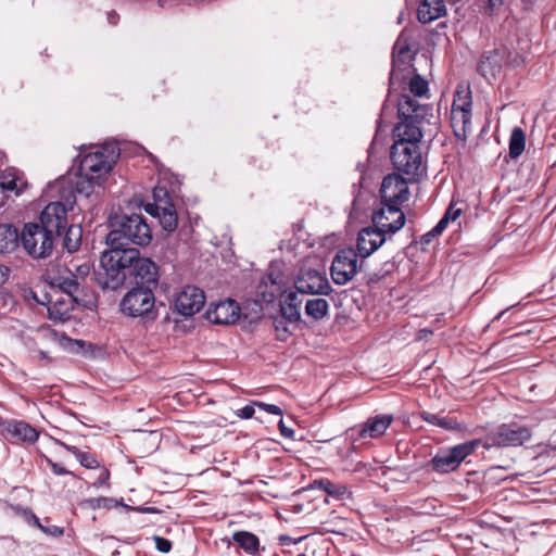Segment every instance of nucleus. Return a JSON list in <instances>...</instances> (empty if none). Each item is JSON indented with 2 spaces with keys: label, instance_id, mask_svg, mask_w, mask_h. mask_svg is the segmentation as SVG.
<instances>
[{
  "label": "nucleus",
  "instance_id": "obj_1",
  "mask_svg": "<svg viewBox=\"0 0 556 556\" xmlns=\"http://www.w3.org/2000/svg\"><path fill=\"white\" fill-rule=\"evenodd\" d=\"M399 122L393 128L394 142L419 143L425 123L431 124L435 118L433 109L427 103H419L408 94L397 99Z\"/></svg>",
  "mask_w": 556,
  "mask_h": 556
},
{
  "label": "nucleus",
  "instance_id": "obj_2",
  "mask_svg": "<svg viewBox=\"0 0 556 556\" xmlns=\"http://www.w3.org/2000/svg\"><path fill=\"white\" fill-rule=\"evenodd\" d=\"M113 229L106 236L110 248H122L127 243L146 247L152 240V229L141 214L122 215L112 223Z\"/></svg>",
  "mask_w": 556,
  "mask_h": 556
},
{
  "label": "nucleus",
  "instance_id": "obj_3",
  "mask_svg": "<svg viewBox=\"0 0 556 556\" xmlns=\"http://www.w3.org/2000/svg\"><path fill=\"white\" fill-rule=\"evenodd\" d=\"M117 156L114 147H103L86 154L80 161V178L76 182V190L89 195L93 186L110 173Z\"/></svg>",
  "mask_w": 556,
  "mask_h": 556
},
{
  "label": "nucleus",
  "instance_id": "obj_4",
  "mask_svg": "<svg viewBox=\"0 0 556 556\" xmlns=\"http://www.w3.org/2000/svg\"><path fill=\"white\" fill-rule=\"evenodd\" d=\"M134 252H126V249L111 248L101 255L102 271L98 274L99 283L104 289L115 290L124 285L128 278V266L132 260Z\"/></svg>",
  "mask_w": 556,
  "mask_h": 556
},
{
  "label": "nucleus",
  "instance_id": "obj_5",
  "mask_svg": "<svg viewBox=\"0 0 556 556\" xmlns=\"http://www.w3.org/2000/svg\"><path fill=\"white\" fill-rule=\"evenodd\" d=\"M56 235L37 223L24 225L21 233V242L24 250L34 258L50 256L54 247Z\"/></svg>",
  "mask_w": 556,
  "mask_h": 556
},
{
  "label": "nucleus",
  "instance_id": "obj_6",
  "mask_svg": "<svg viewBox=\"0 0 556 556\" xmlns=\"http://www.w3.org/2000/svg\"><path fill=\"white\" fill-rule=\"evenodd\" d=\"M391 160L394 167L399 172L407 175L410 179L420 176L424 172L419 143L393 142Z\"/></svg>",
  "mask_w": 556,
  "mask_h": 556
},
{
  "label": "nucleus",
  "instance_id": "obj_7",
  "mask_svg": "<svg viewBox=\"0 0 556 556\" xmlns=\"http://www.w3.org/2000/svg\"><path fill=\"white\" fill-rule=\"evenodd\" d=\"M155 298L149 288H134L121 301V311L129 317L154 319Z\"/></svg>",
  "mask_w": 556,
  "mask_h": 556
},
{
  "label": "nucleus",
  "instance_id": "obj_8",
  "mask_svg": "<svg viewBox=\"0 0 556 556\" xmlns=\"http://www.w3.org/2000/svg\"><path fill=\"white\" fill-rule=\"evenodd\" d=\"M479 444V440H472L447 450H442L431 459L430 465L437 472L447 473L454 471Z\"/></svg>",
  "mask_w": 556,
  "mask_h": 556
},
{
  "label": "nucleus",
  "instance_id": "obj_9",
  "mask_svg": "<svg viewBox=\"0 0 556 556\" xmlns=\"http://www.w3.org/2000/svg\"><path fill=\"white\" fill-rule=\"evenodd\" d=\"M363 262L358 263V253L353 248L341 249L333 257L330 275L336 285L343 286L351 281Z\"/></svg>",
  "mask_w": 556,
  "mask_h": 556
},
{
  "label": "nucleus",
  "instance_id": "obj_10",
  "mask_svg": "<svg viewBox=\"0 0 556 556\" xmlns=\"http://www.w3.org/2000/svg\"><path fill=\"white\" fill-rule=\"evenodd\" d=\"M531 431L525 426L503 425L485 439L484 447L519 446L530 440Z\"/></svg>",
  "mask_w": 556,
  "mask_h": 556
},
{
  "label": "nucleus",
  "instance_id": "obj_11",
  "mask_svg": "<svg viewBox=\"0 0 556 556\" xmlns=\"http://www.w3.org/2000/svg\"><path fill=\"white\" fill-rule=\"evenodd\" d=\"M372 223L377 230L387 233H394L405 224V215L400 206L381 203V207L374 213Z\"/></svg>",
  "mask_w": 556,
  "mask_h": 556
},
{
  "label": "nucleus",
  "instance_id": "obj_12",
  "mask_svg": "<svg viewBox=\"0 0 556 556\" xmlns=\"http://www.w3.org/2000/svg\"><path fill=\"white\" fill-rule=\"evenodd\" d=\"M204 303V292L194 286L184 287L175 294L173 301L175 311L185 317L197 314Z\"/></svg>",
  "mask_w": 556,
  "mask_h": 556
},
{
  "label": "nucleus",
  "instance_id": "obj_13",
  "mask_svg": "<svg viewBox=\"0 0 556 556\" xmlns=\"http://www.w3.org/2000/svg\"><path fill=\"white\" fill-rule=\"evenodd\" d=\"M294 287L302 294H327L330 290L327 277L313 268H302L294 280Z\"/></svg>",
  "mask_w": 556,
  "mask_h": 556
},
{
  "label": "nucleus",
  "instance_id": "obj_14",
  "mask_svg": "<svg viewBox=\"0 0 556 556\" xmlns=\"http://www.w3.org/2000/svg\"><path fill=\"white\" fill-rule=\"evenodd\" d=\"M126 252H134V257L128 266V278L136 282L155 283L157 281V266L148 257H141L137 249H126Z\"/></svg>",
  "mask_w": 556,
  "mask_h": 556
},
{
  "label": "nucleus",
  "instance_id": "obj_15",
  "mask_svg": "<svg viewBox=\"0 0 556 556\" xmlns=\"http://www.w3.org/2000/svg\"><path fill=\"white\" fill-rule=\"evenodd\" d=\"M380 194L381 203L400 206L408 200L407 181L399 175H388L381 184Z\"/></svg>",
  "mask_w": 556,
  "mask_h": 556
},
{
  "label": "nucleus",
  "instance_id": "obj_16",
  "mask_svg": "<svg viewBox=\"0 0 556 556\" xmlns=\"http://www.w3.org/2000/svg\"><path fill=\"white\" fill-rule=\"evenodd\" d=\"M393 421L392 415H377L368 418L362 426L350 428L346 434L353 438L357 431V438L362 440H372L382 437ZM355 441V439H352Z\"/></svg>",
  "mask_w": 556,
  "mask_h": 556
},
{
  "label": "nucleus",
  "instance_id": "obj_17",
  "mask_svg": "<svg viewBox=\"0 0 556 556\" xmlns=\"http://www.w3.org/2000/svg\"><path fill=\"white\" fill-rule=\"evenodd\" d=\"M40 224L59 236L67 226V206L60 201L49 203L40 214Z\"/></svg>",
  "mask_w": 556,
  "mask_h": 556
},
{
  "label": "nucleus",
  "instance_id": "obj_18",
  "mask_svg": "<svg viewBox=\"0 0 556 556\" xmlns=\"http://www.w3.org/2000/svg\"><path fill=\"white\" fill-rule=\"evenodd\" d=\"M240 316V308L232 300L219 302L208 307L206 318L208 321L218 325L235 324Z\"/></svg>",
  "mask_w": 556,
  "mask_h": 556
},
{
  "label": "nucleus",
  "instance_id": "obj_19",
  "mask_svg": "<svg viewBox=\"0 0 556 556\" xmlns=\"http://www.w3.org/2000/svg\"><path fill=\"white\" fill-rule=\"evenodd\" d=\"M47 298V302L39 301L37 302L47 305V311L49 318L55 321H63L70 318L71 311L73 308L72 299L61 294L55 291L53 295H45Z\"/></svg>",
  "mask_w": 556,
  "mask_h": 556
},
{
  "label": "nucleus",
  "instance_id": "obj_20",
  "mask_svg": "<svg viewBox=\"0 0 556 556\" xmlns=\"http://www.w3.org/2000/svg\"><path fill=\"white\" fill-rule=\"evenodd\" d=\"M386 241V236L375 227H367L357 236V252L361 257L366 258L378 250Z\"/></svg>",
  "mask_w": 556,
  "mask_h": 556
},
{
  "label": "nucleus",
  "instance_id": "obj_21",
  "mask_svg": "<svg viewBox=\"0 0 556 556\" xmlns=\"http://www.w3.org/2000/svg\"><path fill=\"white\" fill-rule=\"evenodd\" d=\"M446 13L443 0H422L417 10V17L420 23L428 24Z\"/></svg>",
  "mask_w": 556,
  "mask_h": 556
},
{
  "label": "nucleus",
  "instance_id": "obj_22",
  "mask_svg": "<svg viewBox=\"0 0 556 556\" xmlns=\"http://www.w3.org/2000/svg\"><path fill=\"white\" fill-rule=\"evenodd\" d=\"M7 432L14 442L34 443L38 439V431L23 421L8 424Z\"/></svg>",
  "mask_w": 556,
  "mask_h": 556
},
{
  "label": "nucleus",
  "instance_id": "obj_23",
  "mask_svg": "<svg viewBox=\"0 0 556 556\" xmlns=\"http://www.w3.org/2000/svg\"><path fill=\"white\" fill-rule=\"evenodd\" d=\"M471 116L470 112L451 111V125L458 139L466 140L471 131Z\"/></svg>",
  "mask_w": 556,
  "mask_h": 556
},
{
  "label": "nucleus",
  "instance_id": "obj_24",
  "mask_svg": "<svg viewBox=\"0 0 556 556\" xmlns=\"http://www.w3.org/2000/svg\"><path fill=\"white\" fill-rule=\"evenodd\" d=\"M21 236L17 229L10 224L0 225V252L7 253L13 251L18 245Z\"/></svg>",
  "mask_w": 556,
  "mask_h": 556
},
{
  "label": "nucleus",
  "instance_id": "obj_25",
  "mask_svg": "<svg viewBox=\"0 0 556 556\" xmlns=\"http://www.w3.org/2000/svg\"><path fill=\"white\" fill-rule=\"evenodd\" d=\"M472 110V97L468 84L462 83L457 85L452 110L460 112H470Z\"/></svg>",
  "mask_w": 556,
  "mask_h": 556
},
{
  "label": "nucleus",
  "instance_id": "obj_26",
  "mask_svg": "<svg viewBox=\"0 0 556 556\" xmlns=\"http://www.w3.org/2000/svg\"><path fill=\"white\" fill-rule=\"evenodd\" d=\"M232 540L248 554L256 555L258 553V538L248 531H237L232 534Z\"/></svg>",
  "mask_w": 556,
  "mask_h": 556
},
{
  "label": "nucleus",
  "instance_id": "obj_27",
  "mask_svg": "<svg viewBox=\"0 0 556 556\" xmlns=\"http://www.w3.org/2000/svg\"><path fill=\"white\" fill-rule=\"evenodd\" d=\"M407 90L408 92H403L402 94H408L413 99H416L419 103H421V100L429 98L428 81L425 78H422L419 74H415L409 79Z\"/></svg>",
  "mask_w": 556,
  "mask_h": 556
},
{
  "label": "nucleus",
  "instance_id": "obj_28",
  "mask_svg": "<svg viewBox=\"0 0 556 556\" xmlns=\"http://www.w3.org/2000/svg\"><path fill=\"white\" fill-rule=\"evenodd\" d=\"M25 186L14 170H8L0 176V189L4 194L13 192L18 195Z\"/></svg>",
  "mask_w": 556,
  "mask_h": 556
},
{
  "label": "nucleus",
  "instance_id": "obj_29",
  "mask_svg": "<svg viewBox=\"0 0 556 556\" xmlns=\"http://www.w3.org/2000/svg\"><path fill=\"white\" fill-rule=\"evenodd\" d=\"M526 146V135L520 127H515L509 138V156L517 159L521 155Z\"/></svg>",
  "mask_w": 556,
  "mask_h": 556
},
{
  "label": "nucleus",
  "instance_id": "obj_30",
  "mask_svg": "<svg viewBox=\"0 0 556 556\" xmlns=\"http://www.w3.org/2000/svg\"><path fill=\"white\" fill-rule=\"evenodd\" d=\"M329 304L327 300L317 298L308 300L305 304V312L315 320L324 318L328 313Z\"/></svg>",
  "mask_w": 556,
  "mask_h": 556
},
{
  "label": "nucleus",
  "instance_id": "obj_31",
  "mask_svg": "<svg viewBox=\"0 0 556 556\" xmlns=\"http://www.w3.org/2000/svg\"><path fill=\"white\" fill-rule=\"evenodd\" d=\"M153 203H147L144 210L150 215H159V210L164 205L169 204L168 193L165 188H155L153 190Z\"/></svg>",
  "mask_w": 556,
  "mask_h": 556
},
{
  "label": "nucleus",
  "instance_id": "obj_32",
  "mask_svg": "<svg viewBox=\"0 0 556 556\" xmlns=\"http://www.w3.org/2000/svg\"><path fill=\"white\" fill-rule=\"evenodd\" d=\"M152 216L157 217L162 227L167 231L174 230L177 226V215L170 203L161 207V210H159V215Z\"/></svg>",
  "mask_w": 556,
  "mask_h": 556
},
{
  "label": "nucleus",
  "instance_id": "obj_33",
  "mask_svg": "<svg viewBox=\"0 0 556 556\" xmlns=\"http://www.w3.org/2000/svg\"><path fill=\"white\" fill-rule=\"evenodd\" d=\"M421 417L425 421L447 430L460 429L458 422L451 417H443L428 412L422 413Z\"/></svg>",
  "mask_w": 556,
  "mask_h": 556
},
{
  "label": "nucleus",
  "instance_id": "obj_34",
  "mask_svg": "<svg viewBox=\"0 0 556 556\" xmlns=\"http://www.w3.org/2000/svg\"><path fill=\"white\" fill-rule=\"evenodd\" d=\"M317 486L325 491L328 495L336 497V498H344V496L348 494V489L343 484H337L331 482L328 479H321L315 482Z\"/></svg>",
  "mask_w": 556,
  "mask_h": 556
},
{
  "label": "nucleus",
  "instance_id": "obj_35",
  "mask_svg": "<svg viewBox=\"0 0 556 556\" xmlns=\"http://www.w3.org/2000/svg\"><path fill=\"white\" fill-rule=\"evenodd\" d=\"M81 242V228L79 226L71 225L64 237V247L68 252H75L80 247Z\"/></svg>",
  "mask_w": 556,
  "mask_h": 556
},
{
  "label": "nucleus",
  "instance_id": "obj_36",
  "mask_svg": "<svg viewBox=\"0 0 556 556\" xmlns=\"http://www.w3.org/2000/svg\"><path fill=\"white\" fill-rule=\"evenodd\" d=\"M61 445L66 450L68 451L70 453H72L73 455H75V457L77 458V460L80 463L81 466H84L85 468H88V469H92V468H97L99 466L97 459L93 457V455L89 454V453H85V452H81L79 451L76 446L74 445H68V444H65V443H61Z\"/></svg>",
  "mask_w": 556,
  "mask_h": 556
},
{
  "label": "nucleus",
  "instance_id": "obj_37",
  "mask_svg": "<svg viewBox=\"0 0 556 556\" xmlns=\"http://www.w3.org/2000/svg\"><path fill=\"white\" fill-rule=\"evenodd\" d=\"M281 312L290 320H298L300 318V307L296 304L281 303Z\"/></svg>",
  "mask_w": 556,
  "mask_h": 556
},
{
  "label": "nucleus",
  "instance_id": "obj_38",
  "mask_svg": "<svg viewBox=\"0 0 556 556\" xmlns=\"http://www.w3.org/2000/svg\"><path fill=\"white\" fill-rule=\"evenodd\" d=\"M73 269L70 271L72 273L73 277L78 279H84L87 277L91 270V265L88 262H84L79 265L73 264Z\"/></svg>",
  "mask_w": 556,
  "mask_h": 556
},
{
  "label": "nucleus",
  "instance_id": "obj_39",
  "mask_svg": "<svg viewBox=\"0 0 556 556\" xmlns=\"http://www.w3.org/2000/svg\"><path fill=\"white\" fill-rule=\"evenodd\" d=\"M78 287L79 281L74 277L64 279L62 283V288L66 292L65 296H68L70 299H72L73 294L78 290Z\"/></svg>",
  "mask_w": 556,
  "mask_h": 556
},
{
  "label": "nucleus",
  "instance_id": "obj_40",
  "mask_svg": "<svg viewBox=\"0 0 556 556\" xmlns=\"http://www.w3.org/2000/svg\"><path fill=\"white\" fill-rule=\"evenodd\" d=\"M448 223L450 220L447 219V217L443 215V217L439 220L437 226L431 231H429L425 237L428 238L441 235L445 230Z\"/></svg>",
  "mask_w": 556,
  "mask_h": 556
},
{
  "label": "nucleus",
  "instance_id": "obj_41",
  "mask_svg": "<svg viewBox=\"0 0 556 556\" xmlns=\"http://www.w3.org/2000/svg\"><path fill=\"white\" fill-rule=\"evenodd\" d=\"M394 51L396 52V60H405L409 58V49L404 46L399 39L394 46Z\"/></svg>",
  "mask_w": 556,
  "mask_h": 556
},
{
  "label": "nucleus",
  "instance_id": "obj_42",
  "mask_svg": "<svg viewBox=\"0 0 556 556\" xmlns=\"http://www.w3.org/2000/svg\"><path fill=\"white\" fill-rule=\"evenodd\" d=\"M22 515H23V517H24L28 522H33V523H34V526H36L37 528H39L41 531H46V527H43V526L40 523L39 519L36 517V515H35L31 510H29V509H27V508H24V509H22Z\"/></svg>",
  "mask_w": 556,
  "mask_h": 556
},
{
  "label": "nucleus",
  "instance_id": "obj_43",
  "mask_svg": "<svg viewBox=\"0 0 556 556\" xmlns=\"http://www.w3.org/2000/svg\"><path fill=\"white\" fill-rule=\"evenodd\" d=\"M254 405L258 406L263 410L273 414V415H282V410L279 406L275 404H267L264 402H254Z\"/></svg>",
  "mask_w": 556,
  "mask_h": 556
},
{
  "label": "nucleus",
  "instance_id": "obj_44",
  "mask_svg": "<svg viewBox=\"0 0 556 556\" xmlns=\"http://www.w3.org/2000/svg\"><path fill=\"white\" fill-rule=\"evenodd\" d=\"M155 546L162 553H168L172 548V543L169 540L161 536H155Z\"/></svg>",
  "mask_w": 556,
  "mask_h": 556
},
{
  "label": "nucleus",
  "instance_id": "obj_45",
  "mask_svg": "<svg viewBox=\"0 0 556 556\" xmlns=\"http://www.w3.org/2000/svg\"><path fill=\"white\" fill-rule=\"evenodd\" d=\"M462 208L456 207L454 204H451L447 211L445 212L444 216L447 217L450 222H454L462 215Z\"/></svg>",
  "mask_w": 556,
  "mask_h": 556
},
{
  "label": "nucleus",
  "instance_id": "obj_46",
  "mask_svg": "<svg viewBox=\"0 0 556 556\" xmlns=\"http://www.w3.org/2000/svg\"><path fill=\"white\" fill-rule=\"evenodd\" d=\"M254 406L253 405H245L238 412V417L242 419H250L254 415Z\"/></svg>",
  "mask_w": 556,
  "mask_h": 556
},
{
  "label": "nucleus",
  "instance_id": "obj_47",
  "mask_svg": "<svg viewBox=\"0 0 556 556\" xmlns=\"http://www.w3.org/2000/svg\"><path fill=\"white\" fill-rule=\"evenodd\" d=\"M46 462L51 467L52 471L58 476L68 475L70 471H67L64 467L61 465L53 463L51 459L46 457Z\"/></svg>",
  "mask_w": 556,
  "mask_h": 556
},
{
  "label": "nucleus",
  "instance_id": "obj_48",
  "mask_svg": "<svg viewBox=\"0 0 556 556\" xmlns=\"http://www.w3.org/2000/svg\"><path fill=\"white\" fill-rule=\"evenodd\" d=\"M278 426H279L281 435H283L285 438H288V439L293 438V435H294L293 429L287 427L282 419L279 421Z\"/></svg>",
  "mask_w": 556,
  "mask_h": 556
},
{
  "label": "nucleus",
  "instance_id": "obj_49",
  "mask_svg": "<svg viewBox=\"0 0 556 556\" xmlns=\"http://www.w3.org/2000/svg\"><path fill=\"white\" fill-rule=\"evenodd\" d=\"M298 291L296 292H290L287 298L285 299L283 302L288 303V304H296L298 307H301V304H302V300L299 299L298 296Z\"/></svg>",
  "mask_w": 556,
  "mask_h": 556
},
{
  "label": "nucleus",
  "instance_id": "obj_50",
  "mask_svg": "<svg viewBox=\"0 0 556 556\" xmlns=\"http://www.w3.org/2000/svg\"><path fill=\"white\" fill-rule=\"evenodd\" d=\"M67 184H68V180L66 178H61V179L55 180L53 184H51L49 186V189L51 191L60 190V189L64 188L65 185H67Z\"/></svg>",
  "mask_w": 556,
  "mask_h": 556
},
{
  "label": "nucleus",
  "instance_id": "obj_51",
  "mask_svg": "<svg viewBox=\"0 0 556 556\" xmlns=\"http://www.w3.org/2000/svg\"><path fill=\"white\" fill-rule=\"evenodd\" d=\"M490 63V58H485L484 60H482L479 64V70L480 72L482 73V75L484 76H488L489 74H494L493 71H489L486 68V65Z\"/></svg>",
  "mask_w": 556,
  "mask_h": 556
},
{
  "label": "nucleus",
  "instance_id": "obj_52",
  "mask_svg": "<svg viewBox=\"0 0 556 556\" xmlns=\"http://www.w3.org/2000/svg\"><path fill=\"white\" fill-rule=\"evenodd\" d=\"M8 276L9 268L3 265H0V285H2L8 279Z\"/></svg>",
  "mask_w": 556,
  "mask_h": 556
},
{
  "label": "nucleus",
  "instance_id": "obj_53",
  "mask_svg": "<svg viewBox=\"0 0 556 556\" xmlns=\"http://www.w3.org/2000/svg\"><path fill=\"white\" fill-rule=\"evenodd\" d=\"M43 532L51 535H61L63 533V530L56 526H53L52 528H46V531Z\"/></svg>",
  "mask_w": 556,
  "mask_h": 556
},
{
  "label": "nucleus",
  "instance_id": "obj_54",
  "mask_svg": "<svg viewBox=\"0 0 556 556\" xmlns=\"http://www.w3.org/2000/svg\"><path fill=\"white\" fill-rule=\"evenodd\" d=\"M37 357L41 361H47V362H50V357L48 356V354L45 352V351H41V350H38L37 351Z\"/></svg>",
  "mask_w": 556,
  "mask_h": 556
},
{
  "label": "nucleus",
  "instance_id": "obj_55",
  "mask_svg": "<svg viewBox=\"0 0 556 556\" xmlns=\"http://www.w3.org/2000/svg\"><path fill=\"white\" fill-rule=\"evenodd\" d=\"M271 287L274 288V290L270 291L269 299H266V295H264V298L267 301H270V299L274 296V293L279 290V287L277 286V282L275 280H271Z\"/></svg>",
  "mask_w": 556,
  "mask_h": 556
},
{
  "label": "nucleus",
  "instance_id": "obj_56",
  "mask_svg": "<svg viewBox=\"0 0 556 556\" xmlns=\"http://www.w3.org/2000/svg\"><path fill=\"white\" fill-rule=\"evenodd\" d=\"M71 343H72L73 345L78 346L79 349H81V348H83V345H84V342H83V341H79V340L71 341Z\"/></svg>",
  "mask_w": 556,
  "mask_h": 556
},
{
  "label": "nucleus",
  "instance_id": "obj_57",
  "mask_svg": "<svg viewBox=\"0 0 556 556\" xmlns=\"http://www.w3.org/2000/svg\"><path fill=\"white\" fill-rule=\"evenodd\" d=\"M506 311H507V309L502 311V312H501V313L495 317V319H501V318L504 316V314L506 313Z\"/></svg>",
  "mask_w": 556,
  "mask_h": 556
},
{
  "label": "nucleus",
  "instance_id": "obj_58",
  "mask_svg": "<svg viewBox=\"0 0 556 556\" xmlns=\"http://www.w3.org/2000/svg\"><path fill=\"white\" fill-rule=\"evenodd\" d=\"M109 18H111V21H110L111 24L115 23L114 17H112V15H109Z\"/></svg>",
  "mask_w": 556,
  "mask_h": 556
},
{
  "label": "nucleus",
  "instance_id": "obj_59",
  "mask_svg": "<svg viewBox=\"0 0 556 556\" xmlns=\"http://www.w3.org/2000/svg\"><path fill=\"white\" fill-rule=\"evenodd\" d=\"M109 18H111V21H110L111 24L115 23L114 17H112V15H109Z\"/></svg>",
  "mask_w": 556,
  "mask_h": 556
},
{
  "label": "nucleus",
  "instance_id": "obj_60",
  "mask_svg": "<svg viewBox=\"0 0 556 556\" xmlns=\"http://www.w3.org/2000/svg\"><path fill=\"white\" fill-rule=\"evenodd\" d=\"M109 18H111V21H110L111 24L115 23L114 17H112V15H109Z\"/></svg>",
  "mask_w": 556,
  "mask_h": 556
},
{
  "label": "nucleus",
  "instance_id": "obj_61",
  "mask_svg": "<svg viewBox=\"0 0 556 556\" xmlns=\"http://www.w3.org/2000/svg\"><path fill=\"white\" fill-rule=\"evenodd\" d=\"M421 333H431V331H428V330H426V329H422V330H421Z\"/></svg>",
  "mask_w": 556,
  "mask_h": 556
},
{
  "label": "nucleus",
  "instance_id": "obj_62",
  "mask_svg": "<svg viewBox=\"0 0 556 556\" xmlns=\"http://www.w3.org/2000/svg\"><path fill=\"white\" fill-rule=\"evenodd\" d=\"M298 556H306L305 554H299Z\"/></svg>",
  "mask_w": 556,
  "mask_h": 556
}]
</instances>
